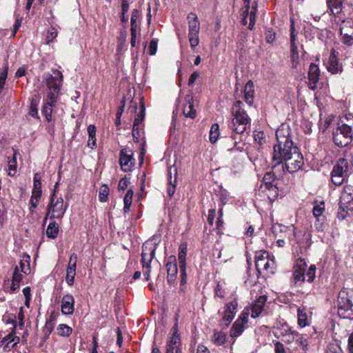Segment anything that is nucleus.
<instances>
[{
    "label": "nucleus",
    "mask_w": 353,
    "mask_h": 353,
    "mask_svg": "<svg viewBox=\"0 0 353 353\" xmlns=\"http://www.w3.org/2000/svg\"><path fill=\"white\" fill-rule=\"evenodd\" d=\"M243 106L244 105L241 101H236L232 105L233 119L229 124V128L232 130V135L229 141L233 142V146L230 147L228 144L225 148L228 151L243 152L244 150V143L241 142L238 135L242 134L250 126L251 119L244 110Z\"/></svg>",
    "instance_id": "obj_1"
},
{
    "label": "nucleus",
    "mask_w": 353,
    "mask_h": 353,
    "mask_svg": "<svg viewBox=\"0 0 353 353\" xmlns=\"http://www.w3.org/2000/svg\"><path fill=\"white\" fill-rule=\"evenodd\" d=\"M352 166L345 157L339 158L333 165L331 171V181L336 185L340 186L345 183L351 174Z\"/></svg>",
    "instance_id": "obj_2"
},
{
    "label": "nucleus",
    "mask_w": 353,
    "mask_h": 353,
    "mask_svg": "<svg viewBox=\"0 0 353 353\" xmlns=\"http://www.w3.org/2000/svg\"><path fill=\"white\" fill-rule=\"evenodd\" d=\"M338 314L343 319H353V290L342 289L337 299Z\"/></svg>",
    "instance_id": "obj_3"
},
{
    "label": "nucleus",
    "mask_w": 353,
    "mask_h": 353,
    "mask_svg": "<svg viewBox=\"0 0 353 353\" xmlns=\"http://www.w3.org/2000/svg\"><path fill=\"white\" fill-rule=\"evenodd\" d=\"M299 148L294 145L293 141H288L281 144L276 143L274 145L272 160L274 163V167L281 165L283 168V161H285L291 153H294V150Z\"/></svg>",
    "instance_id": "obj_4"
},
{
    "label": "nucleus",
    "mask_w": 353,
    "mask_h": 353,
    "mask_svg": "<svg viewBox=\"0 0 353 353\" xmlns=\"http://www.w3.org/2000/svg\"><path fill=\"white\" fill-rule=\"evenodd\" d=\"M352 210H353V186L346 185L340 196L338 218L344 219L347 216L348 211Z\"/></svg>",
    "instance_id": "obj_5"
},
{
    "label": "nucleus",
    "mask_w": 353,
    "mask_h": 353,
    "mask_svg": "<svg viewBox=\"0 0 353 353\" xmlns=\"http://www.w3.org/2000/svg\"><path fill=\"white\" fill-rule=\"evenodd\" d=\"M156 248L151 243H145L142 246L141 263L143 276L146 281L150 280V263L152 261Z\"/></svg>",
    "instance_id": "obj_6"
},
{
    "label": "nucleus",
    "mask_w": 353,
    "mask_h": 353,
    "mask_svg": "<svg viewBox=\"0 0 353 353\" xmlns=\"http://www.w3.org/2000/svg\"><path fill=\"white\" fill-rule=\"evenodd\" d=\"M68 205H64L63 198L54 197V192L51 195L50 203L48 207V213L45 217L47 219L50 216V219H61L67 210Z\"/></svg>",
    "instance_id": "obj_7"
},
{
    "label": "nucleus",
    "mask_w": 353,
    "mask_h": 353,
    "mask_svg": "<svg viewBox=\"0 0 353 353\" xmlns=\"http://www.w3.org/2000/svg\"><path fill=\"white\" fill-rule=\"evenodd\" d=\"M332 140L336 145L346 147L353 141V132L338 123L336 128L332 132Z\"/></svg>",
    "instance_id": "obj_8"
},
{
    "label": "nucleus",
    "mask_w": 353,
    "mask_h": 353,
    "mask_svg": "<svg viewBox=\"0 0 353 353\" xmlns=\"http://www.w3.org/2000/svg\"><path fill=\"white\" fill-rule=\"evenodd\" d=\"M293 152L283 161V168H282L290 173H294L301 170L304 165L303 157L299 150H294Z\"/></svg>",
    "instance_id": "obj_9"
},
{
    "label": "nucleus",
    "mask_w": 353,
    "mask_h": 353,
    "mask_svg": "<svg viewBox=\"0 0 353 353\" xmlns=\"http://www.w3.org/2000/svg\"><path fill=\"white\" fill-rule=\"evenodd\" d=\"M166 353H183L181 347V341L178 334V327L176 323L170 332L166 344Z\"/></svg>",
    "instance_id": "obj_10"
},
{
    "label": "nucleus",
    "mask_w": 353,
    "mask_h": 353,
    "mask_svg": "<svg viewBox=\"0 0 353 353\" xmlns=\"http://www.w3.org/2000/svg\"><path fill=\"white\" fill-rule=\"evenodd\" d=\"M238 303L236 299H233L230 303H225L224 310L222 312H219L222 318L221 325L227 327L234 319L237 312Z\"/></svg>",
    "instance_id": "obj_11"
},
{
    "label": "nucleus",
    "mask_w": 353,
    "mask_h": 353,
    "mask_svg": "<svg viewBox=\"0 0 353 353\" xmlns=\"http://www.w3.org/2000/svg\"><path fill=\"white\" fill-rule=\"evenodd\" d=\"M274 261L270 259V254L266 251H260L256 253L255 266L257 271L261 273V270H269L273 272Z\"/></svg>",
    "instance_id": "obj_12"
},
{
    "label": "nucleus",
    "mask_w": 353,
    "mask_h": 353,
    "mask_svg": "<svg viewBox=\"0 0 353 353\" xmlns=\"http://www.w3.org/2000/svg\"><path fill=\"white\" fill-rule=\"evenodd\" d=\"M340 40L346 46L353 45V20L347 19L340 25Z\"/></svg>",
    "instance_id": "obj_13"
},
{
    "label": "nucleus",
    "mask_w": 353,
    "mask_h": 353,
    "mask_svg": "<svg viewBox=\"0 0 353 353\" xmlns=\"http://www.w3.org/2000/svg\"><path fill=\"white\" fill-rule=\"evenodd\" d=\"M63 74L58 70H52V74L45 73L43 79L49 90L59 92L63 82Z\"/></svg>",
    "instance_id": "obj_14"
},
{
    "label": "nucleus",
    "mask_w": 353,
    "mask_h": 353,
    "mask_svg": "<svg viewBox=\"0 0 353 353\" xmlns=\"http://www.w3.org/2000/svg\"><path fill=\"white\" fill-rule=\"evenodd\" d=\"M307 263L304 259L299 258L294 265L292 281L295 285H301L305 280Z\"/></svg>",
    "instance_id": "obj_15"
},
{
    "label": "nucleus",
    "mask_w": 353,
    "mask_h": 353,
    "mask_svg": "<svg viewBox=\"0 0 353 353\" xmlns=\"http://www.w3.org/2000/svg\"><path fill=\"white\" fill-rule=\"evenodd\" d=\"M248 316L249 312H243L241 314L230 329V335L231 337H237L243 333L245 325L248 322Z\"/></svg>",
    "instance_id": "obj_16"
},
{
    "label": "nucleus",
    "mask_w": 353,
    "mask_h": 353,
    "mask_svg": "<svg viewBox=\"0 0 353 353\" xmlns=\"http://www.w3.org/2000/svg\"><path fill=\"white\" fill-rule=\"evenodd\" d=\"M133 152L128 148H123L120 152L119 163L121 168L124 172H129L134 165Z\"/></svg>",
    "instance_id": "obj_17"
},
{
    "label": "nucleus",
    "mask_w": 353,
    "mask_h": 353,
    "mask_svg": "<svg viewBox=\"0 0 353 353\" xmlns=\"http://www.w3.org/2000/svg\"><path fill=\"white\" fill-rule=\"evenodd\" d=\"M320 77V69L315 63H311L307 72L308 87L311 90H315Z\"/></svg>",
    "instance_id": "obj_18"
},
{
    "label": "nucleus",
    "mask_w": 353,
    "mask_h": 353,
    "mask_svg": "<svg viewBox=\"0 0 353 353\" xmlns=\"http://www.w3.org/2000/svg\"><path fill=\"white\" fill-rule=\"evenodd\" d=\"M167 270V281L170 284H174L176 277L178 269L175 256H170L165 265Z\"/></svg>",
    "instance_id": "obj_19"
},
{
    "label": "nucleus",
    "mask_w": 353,
    "mask_h": 353,
    "mask_svg": "<svg viewBox=\"0 0 353 353\" xmlns=\"http://www.w3.org/2000/svg\"><path fill=\"white\" fill-rule=\"evenodd\" d=\"M61 312L63 314H73L74 310V299L72 295L65 294L61 299Z\"/></svg>",
    "instance_id": "obj_20"
},
{
    "label": "nucleus",
    "mask_w": 353,
    "mask_h": 353,
    "mask_svg": "<svg viewBox=\"0 0 353 353\" xmlns=\"http://www.w3.org/2000/svg\"><path fill=\"white\" fill-rule=\"evenodd\" d=\"M326 68L327 70L333 74L341 72L342 71V66L339 63L338 59L335 54V51L333 49L330 52L329 59L326 64Z\"/></svg>",
    "instance_id": "obj_21"
},
{
    "label": "nucleus",
    "mask_w": 353,
    "mask_h": 353,
    "mask_svg": "<svg viewBox=\"0 0 353 353\" xmlns=\"http://www.w3.org/2000/svg\"><path fill=\"white\" fill-rule=\"evenodd\" d=\"M277 143H283L288 141H292L290 137V130L289 126L282 124L276 132Z\"/></svg>",
    "instance_id": "obj_22"
},
{
    "label": "nucleus",
    "mask_w": 353,
    "mask_h": 353,
    "mask_svg": "<svg viewBox=\"0 0 353 353\" xmlns=\"http://www.w3.org/2000/svg\"><path fill=\"white\" fill-rule=\"evenodd\" d=\"M266 301L267 296L261 295L254 302L251 307V317L256 319L261 314Z\"/></svg>",
    "instance_id": "obj_23"
},
{
    "label": "nucleus",
    "mask_w": 353,
    "mask_h": 353,
    "mask_svg": "<svg viewBox=\"0 0 353 353\" xmlns=\"http://www.w3.org/2000/svg\"><path fill=\"white\" fill-rule=\"evenodd\" d=\"M188 23V34H199L200 30V22L197 15L194 12H190L187 17Z\"/></svg>",
    "instance_id": "obj_24"
},
{
    "label": "nucleus",
    "mask_w": 353,
    "mask_h": 353,
    "mask_svg": "<svg viewBox=\"0 0 353 353\" xmlns=\"http://www.w3.org/2000/svg\"><path fill=\"white\" fill-rule=\"evenodd\" d=\"M169 182L167 189L168 194L172 197L175 193L176 185V168L174 166L170 167L169 169Z\"/></svg>",
    "instance_id": "obj_25"
},
{
    "label": "nucleus",
    "mask_w": 353,
    "mask_h": 353,
    "mask_svg": "<svg viewBox=\"0 0 353 353\" xmlns=\"http://www.w3.org/2000/svg\"><path fill=\"white\" fill-rule=\"evenodd\" d=\"M185 102L186 103L183 110L184 116L191 119L195 118L196 112L194 108L193 97L191 95H187L185 97Z\"/></svg>",
    "instance_id": "obj_26"
},
{
    "label": "nucleus",
    "mask_w": 353,
    "mask_h": 353,
    "mask_svg": "<svg viewBox=\"0 0 353 353\" xmlns=\"http://www.w3.org/2000/svg\"><path fill=\"white\" fill-rule=\"evenodd\" d=\"M20 341V339L19 336L14 335V332L12 331L10 334L6 336L1 343H6L4 349L6 350H10L13 348L17 344H18Z\"/></svg>",
    "instance_id": "obj_27"
},
{
    "label": "nucleus",
    "mask_w": 353,
    "mask_h": 353,
    "mask_svg": "<svg viewBox=\"0 0 353 353\" xmlns=\"http://www.w3.org/2000/svg\"><path fill=\"white\" fill-rule=\"evenodd\" d=\"M254 83L252 81H249L244 87V100L249 105L253 103V96L254 93Z\"/></svg>",
    "instance_id": "obj_28"
},
{
    "label": "nucleus",
    "mask_w": 353,
    "mask_h": 353,
    "mask_svg": "<svg viewBox=\"0 0 353 353\" xmlns=\"http://www.w3.org/2000/svg\"><path fill=\"white\" fill-rule=\"evenodd\" d=\"M96 127L94 125H90L88 127V140L87 143V145L94 149L97 147L96 142Z\"/></svg>",
    "instance_id": "obj_29"
},
{
    "label": "nucleus",
    "mask_w": 353,
    "mask_h": 353,
    "mask_svg": "<svg viewBox=\"0 0 353 353\" xmlns=\"http://www.w3.org/2000/svg\"><path fill=\"white\" fill-rule=\"evenodd\" d=\"M291 331L292 330L290 326L285 323L277 325L274 327V334L277 338H282L285 335H288V334H289Z\"/></svg>",
    "instance_id": "obj_30"
},
{
    "label": "nucleus",
    "mask_w": 353,
    "mask_h": 353,
    "mask_svg": "<svg viewBox=\"0 0 353 353\" xmlns=\"http://www.w3.org/2000/svg\"><path fill=\"white\" fill-rule=\"evenodd\" d=\"M338 123H340L350 131L353 132V114H347L344 115Z\"/></svg>",
    "instance_id": "obj_31"
},
{
    "label": "nucleus",
    "mask_w": 353,
    "mask_h": 353,
    "mask_svg": "<svg viewBox=\"0 0 353 353\" xmlns=\"http://www.w3.org/2000/svg\"><path fill=\"white\" fill-rule=\"evenodd\" d=\"M272 175L271 173H267L265 174L263 177V186L266 190L270 191H272L274 193H277V187L275 184H274V181H267V179H272Z\"/></svg>",
    "instance_id": "obj_32"
},
{
    "label": "nucleus",
    "mask_w": 353,
    "mask_h": 353,
    "mask_svg": "<svg viewBox=\"0 0 353 353\" xmlns=\"http://www.w3.org/2000/svg\"><path fill=\"white\" fill-rule=\"evenodd\" d=\"M42 192L32 191V195L30 200V211L32 214L33 209L36 208L39 203V200L41 197Z\"/></svg>",
    "instance_id": "obj_33"
},
{
    "label": "nucleus",
    "mask_w": 353,
    "mask_h": 353,
    "mask_svg": "<svg viewBox=\"0 0 353 353\" xmlns=\"http://www.w3.org/2000/svg\"><path fill=\"white\" fill-rule=\"evenodd\" d=\"M59 230L58 224L54 221L51 222L47 228L46 235L50 239H55L58 235Z\"/></svg>",
    "instance_id": "obj_34"
},
{
    "label": "nucleus",
    "mask_w": 353,
    "mask_h": 353,
    "mask_svg": "<svg viewBox=\"0 0 353 353\" xmlns=\"http://www.w3.org/2000/svg\"><path fill=\"white\" fill-rule=\"evenodd\" d=\"M298 323L303 327L308 325L307 315L305 308H298L297 310Z\"/></svg>",
    "instance_id": "obj_35"
},
{
    "label": "nucleus",
    "mask_w": 353,
    "mask_h": 353,
    "mask_svg": "<svg viewBox=\"0 0 353 353\" xmlns=\"http://www.w3.org/2000/svg\"><path fill=\"white\" fill-rule=\"evenodd\" d=\"M186 254L187 246L186 245H181L179 247V252L178 254V260L179 267H186Z\"/></svg>",
    "instance_id": "obj_36"
},
{
    "label": "nucleus",
    "mask_w": 353,
    "mask_h": 353,
    "mask_svg": "<svg viewBox=\"0 0 353 353\" xmlns=\"http://www.w3.org/2000/svg\"><path fill=\"white\" fill-rule=\"evenodd\" d=\"M257 9V3L256 2H254V4L252 6L251 10H248V17H249V26L248 28L250 30H252L256 21V12Z\"/></svg>",
    "instance_id": "obj_37"
},
{
    "label": "nucleus",
    "mask_w": 353,
    "mask_h": 353,
    "mask_svg": "<svg viewBox=\"0 0 353 353\" xmlns=\"http://www.w3.org/2000/svg\"><path fill=\"white\" fill-rule=\"evenodd\" d=\"M219 136V126L217 123L212 125L210 131V141L212 143H216Z\"/></svg>",
    "instance_id": "obj_38"
},
{
    "label": "nucleus",
    "mask_w": 353,
    "mask_h": 353,
    "mask_svg": "<svg viewBox=\"0 0 353 353\" xmlns=\"http://www.w3.org/2000/svg\"><path fill=\"white\" fill-rule=\"evenodd\" d=\"M75 276H76V268H72L67 267L65 281L68 285L71 286L74 284Z\"/></svg>",
    "instance_id": "obj_39"
},
{
    "label": "nucleus",
    "mask_w": 353,
    "mask_h": 353,
    "mask_svg": "<svg viewBox=\"0 0 353 353\" xmlns=\"http://www.w3.org/2000/svg\"><path fill=\"white\" fill-rule=\"evenodd\" d=\"M54 105L45 103L43 105L41 112L42 114L46 117L48 121H50L52 120V108Z\"/></svg>",
    "instance_id": "obj_40"
},
{
    "label": "nucleus",
    "mask_w": 353,
    "mask_h": 353,
    "mask_svg": "<svg viewBox=\"0 0 353 353\" xmlns=\"http://www.w3.org/2000/svg\"><path fill=\"white\" fill-rule=\"evenodd\" d=\"M109 188L107 185L103 184L99 189V199L101 202H106L108 199Z\"/></svg>",
    "instance_id": "obj_41"
},
{
    "label": "nucleus",
    "mask_w": 353,
    "mask_h": 353,
    "mask_svg": "<svg viewBox=\"0 0 353 353\" xmlns=\"http://www.w3.org/2000/svg\"><path fill=\"white\" fill-rule=\"evenodd\" d=\"M72 328L65 324H60L57 327V333L61 336H68L72 334Z\"/></svg>",
    "instance_id": "obj_42"
},
{
    "label": "nucleus",
    "mask_w": 353,
    "mask_h": 353,
    "mask_svg": "<svg viewBox=\"0 0 353 353\" xmlns=\"http://www.w3.org/2000/svg\"><path fill=\"white\" fill-rule=\"evenodd\" d=\"M253 136L255 142L259 145H263L266 143V137L263 131H254Z\"/></svg>",
    "instance_id": "obj_43"
},
{
    "label": "nucleus",
    "mask_w": 353,
    "mask_h": 353,
    "mask_svg": "<svg viewBox=\"0 0 353 353\" xmlns=\"http://www.w3.org/2000/svg\"><path fill=\"white\" fill-rule=\"evenodd\" d=\"M291 61L293 68H296L299 61L298 48H291Z\"/></svg>",
    "instance_id": "obj_44"
},
{
    "label": "nucleus",
    "mask_w": 353,
    "mask_h": 353,
    "mask_svg": "<svg viewBox=\"0 0 353 353\" xmlns=\"http://www.w3.org/2000/svg\"><path fill=\"white\" fill-rule=\"evenodd\" d=\"M8 175L14 176L17 172V159L16 154H14L12 159L8 161Z\"/></svg>",
    "instance_id": "obj_45"
},
{
    "label": "nucleus",
    "mask_w": 353,
    "mask_h": 353,
    "mask_svg": "<svg viewBox=\"0 0 353 353\" xmlns=\"http://www.w3.org/2000/svg\"><path fill=\"white\" fill-rule=\"evenodd\" d=\"M213 341L217 345H223L225 342V334L221 332H216L213 335Z\"/></svg>",
    "instance_id": "obj_46"
},
{
    "label": "nucleus",
    "mask_w": 353,
    "mask_h": 353,
    "mask_svg": "<svg viewBox=\"0 0 353 353\" xmlns=\"http://www.w3.org/2000/svg\"><path fill=\"white\" fill-rule=\"evenodd\" d=\"M139 16L140 14L138 10L134 9L132 10L130 19V28H139L137 20L139 19Z\"/></svg>",
    "instance_id": "obj_47"
},
{
    "label": "nucleus",
    "mask_w": 353,
    "mask_h": 353,
    "mask_svg": "<svg viewBox=\"0 0 353 353\" xmlns=\"http://www.w3.org/2000/svg\"><path fill=\"white\" fill-rule=\"evenodd\" d=\"M29 260H30V256H24L23 260L20 262L21 270L26 274H28L30 272Z\"/></svg>",
    "instance_id": "obj_48"
},
{
    "label": "nucleus",
    "mask_w": 353,
    "mask_h": 353,
    "mask_svg": "<svg viewBox=\"0 0 353 353\" xmlns=\"http://www.w3.org/2000/svg\"><path fill=\"white\" fill-rule=\"evenodd\" d=\"M316 265H311L310 268H308L307 272H306V276L307 277V282L312 283L315 279V274H316Z\"/></svg>",
    "instance_id": "obj_49"
},
{
    "label": "nucleus",
    "mask_w": 353,
    "mask_h": 353,
    "mask_svg": "<svg viewBox=\"0 0 353 353\" xmlns=\"http://www.w3.org/2000/svg\"><path fill=\"white\" fill-rule=\"evenodd\" d=\"M325 210L324 203L322 202L320 204H317L313 208V214L315 217L319 218Z\"/></svg>",
    "instance_id": "obj_50"
},
{
    "label": "nucleus",
    "mask_w": 353,
    "mask_h": 353,
    "mask_svg": "<svg viewBox=\"0 0 353 353\" xmlns=\"http://www.w3.org/2000/svg\"><path fill=\"white\" fill-rule=\"evenodd\" d=\"M265 39L269 43H272L275 41L276 33L272 28H268L265 30Z\"/></svg>",
    "instance_id": "obj_51"
},
{
    "label": "nucleus",
    "mask_w": 353,
    "mask_h": 353,
    "mask_svg": "<svg viewBox=\"0 0 353 353\" xmlns=\"http://www.w3.org/2000/svg\"><path fill=\"white\" fill-rule=\"evenodd\" d=\"M295 341L303 348L307 345L306 336L302 334H299L298 332H296Z\"/></svg>",
    "instance_id": "obj_52"
},
{
    "label": "nucleus",
    "mask_w": 353,
    "mask_h": 353,
    "mask_svg": "<svg viewBox=\"0 0 353 353\" xmlns=\"http://www.w3.org/2000/svg\"><path fill=\"white\" fill-rule=\"evenodd\" d=\"M57 36V31L54 28H51L47 34L46 36V42L47 43H50L52 42Z\"/></svg>",
    "instance_id": "obj_53"
},
{
    "label": "nucleus",
    "mask_w": 353,
    "mask_h": 353,
    "mask_svg": "<svg viewBox=\"0 0 353 353\" xmlns=\"http://www.w3.org/2000/svg\"><path fill=\"white\" fill-rule=\"evenodd\" d=\"M189 42L192 48L197 46L199 43V34H188Z\"/></svg>",
    "instance_id": "obj_54"
},
{
    "label": "nucleus",
    "mask_w": 353,
    "mask_h": 353,
    "mask_svg": "<svg viewBox=\"0 0 353 353\" xmlns=\"http://www.w3.org/2000/svg\"><path fill=\"white\" fill-rule=\"evenodd\" d=\"M296 332L295 331L292 330L290 332L288 335H285L283 337L281 338V339L285 342L288 343H290L292 341H295Z\"/></svg>",
    "instance_id": "obj_55"
},
{
    "label": "nucleus",
    "mask_w": 353,
    "mask_h": 353,
    "mask_svg": "<svg viewBox=\"0 0 353 353\" xmlns=\"http://www.w3.org/2000/svg\"><path fill=\"white\" fill-rule=\"evenodd\" d=\"M49 92L47 96V99L45 103L55 105L57 102V96L55 95V92L52 90H49Z\"/></svg>",
    "instance_id": "obj_56"
},
{
    "label": "nucleus",
    "mask_w": 353,
    "mask_h": 353,
    "mask_svg": "<svg viewBox=\"0 0 353 353\" xmlns=\"http://www.w3.org/2000/svg\"><path fill=\"white\" fill-rule=\"evenodd\" d=\"M77 254L75 253H72L70 257V260L68 264V268H76L77 263Z\"/></svg>",
    "instance_id": "obj_57"
},
{
    "label": "nucleus",
    "mask_w": 353,
    "mask_h": 353,
    "mask_svg": "<svg viewBox=\"0 0 353 353\" xmlns=\"http://www.w3.org/2000/svg\"><path fill=\"white\" fill-rule=\"evenodd\" d=\"M53 330V325L49 322L46 323L43 332L45 336V340L47 339Z\"/></svg>",
    "instance_id": "obj_58"
},
{
    "label": "nucleus",
    "mask_w": 353,
    "mask_h": 353,
    "mask_svg": "<svg viewBox=\"0 0 353 353\" xmlns=\"http://www.w3.org/2000/svg\"><path fill=\"white\" fill-rule=\"evenodd\" d=\"M8 76V68L0 74V93L1 92Z\"/></svg>",
    "instance_id": "obj_59"
},
{
    "label": "nucleus",
    "mask_w": 353,
    "mask_h": 353,
    "mask_svg": "<svg viewBox=\"0 0 353 353\" xmlns=\"http://www.w3.org/2000/svg\"><path fill=\"white\" fill-rule=\"evenodd\" d=\"M132 199L130 198H127L124 196L123 199V203H124V207H123V212L124 214L129 213L130 210V206L132 204Z\"/></svg>",
    "instance_id": "obj_60"
},
{
    "label": "nucleus",
    "mask_w": 353,
    "mask_h": 353,
    "mask_svg": "<svg viewBox=\"0 0 353 353\" xmlns=\"http://www.w3.org/2000/svg\"><path fill=\"white\" fill-rule=\"evenodd\" d=\"M180 276H181V285H184L187 283L186 267H179Z\"/></svg>",
    "instance_id": "obj_61"
},
{
    "label": "nucleus",
    "mask_w": 353,
    "mask_h": 353,
    "mask_svg": "<svg viewBox=\"0 0 353 353\" xmlns=\"http://www.w3.org/2000/svg\"><path fill=\"white\" fill-rule=\"evenodd\" d=\"M22 279H23V275L19 272V268L15 267V268L14 270V272H13L12 281L20 283Z\"/></svg>",
    "instance_id": "obj_62"
},
{
    "label": "nucleus",
    "mask_w": 353,
    "mask_h": 353,
    "mask_svg": "<svg viewBox=\"0 0 353 353\" xmlns=\"http://www.w3.org/2000/svg\"><path fill=\"white\" fill-rule=\"evenodd\" d=\"M157 50V41L155 39H152L149 46V54L150 55H154Z\"/></svg>",
    "instance_id": "obj_63"
},
{
    "label": "nucleus",
    "mask_w": 353,
    "mask_h": 353,
    "mask_svg": "<svg viewBox=\"0 0 353 353\" xmlns=\"http://www.w3.org/2000/svg\"><path fill=\"white\" fill-rule=\"evenodd\" d=\"M17 319H18V321H19V325L20 328L21 329L24 325V314H23V307H20L19 312L18 313Z\"/></svg>",
    "instance_id": "obj_64"
}]
</instances>
